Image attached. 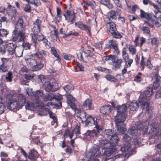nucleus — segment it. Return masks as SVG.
Returning a JSON list of instances; mask_svg holds the SVG:
<instances>
[{
    "label": "nucleus",
    "mask_w": 161,
    "mask_h": 161,
    "mask_svg": "<svg viewBox=\"0 0 161 161\" xmlns=\"http://www.w3.org/2000/svg\"><path fill=\"white\" fill-rule=\"evenodd\" d=\"M45 90L47 91H55L59 87V86L57 83L54 82L52 84L48 81H47V83L45 84Z\"/></svg>",
    "instance_id": "nucleus-12"
},
{
    "label": "nucleus",
    "mask_w": 161,
    "mask_h": 161,
    "mask_svg": "<svg viewBox=\"0 0 161 161\" xmlns=\"http://www.w3.org/2000/svg\"><path fill=\"white\" fill-rule=\"evenodd\" d=\"M132 61H125V64L124 66V68L122 70V73L123 75L126 74L127 72L126 68L130 67L132 64Z\"/></svg>",
    "instance_id": "nucleus-34"
},
{
    "label": "nucleus",
    "mask_w": 161,
    "mask_h": 161,
    "mask_svg": "<svg viewBox=\"0 0 161 161\" xmlns=\"http://www.w3.org/2000/svg\"><path fill=\"white\" fill-rule=\"evenodd\" d=\"M141 29L144 34L148 35L150 33V30L149 28L147 27L143 26L141 28Z\"/></svg>",
    "instance_id": "nucleus-44"
},
{
    "label": "nucleus",
    "mask_w": 161,
    "mask_h": 161,
    "mask_svg": "<svg viewBox=\"0 0 161 161\" xmlns=\"http://www.w3.org/2000/svg\"><path fill=\"white\" fill-rule=\"evenodd\" d=\"M8 33L7 30L4 29H0V35L2 36H6Z\"/></svg>",
    "instance_id": "nucleus-54"
},
{
    "label": "nucleus",
    "mask_w": 161,
    "mask_h": 161,
    "mask_svg": "<svg viewBox=\"0 0 161 161\" xmlns=\"http://www.w3.org/2000/svg\"><path fill=\"white\" fill-rule=\"evenodd\" d=\"M81 4L85 8H86L87 6H90L94 9L95 8L96 6L95 2L93 1H84Z\"/></svg>",
    "instance_id": "nucleus-22"
},
{
    "label": "nucleus",
    "mask_w": 161,
    "mask_h": 161,
    "mask_svg": "<svg viewBox=\"0 0 161 161\" xmlns=\"http://www.w3.org/2000/svg\"><path fill=\"white\" fill-rule=\"evenodd\" d=\"M63 56L64 58L67 60H70L74 58V56L70 54H67L64 53H63Z\"/></svg>",
    "instance_id": "nucleus-45"
},
{
    "label": "nucleus",
    "mask_w": 161,
    "mask_h": 161,
    "mask_svg": "<svg viewBox=\"0 0 161 161\" xmlns=\"http://www.w3.org/2000/svg\"><path fill=\"white\" fill-rule=\"evenodd\" d=\"M137 131V130L136 127L133 126L128 130V132L131 135H136Z\"/></svg>",
    "instance_id": "nucleus-43"
},
{
    "label": "nucleus",
    "mask_w": 161,
    "mask_h": 161,
    "mask_svg": "<svg viewBox=\"0 0 161 161\" xmlns=\"http://www.w3.org/2000/svg\"><path fill=\"white\" fill-rule=\"evenodd\" d=\"M153 93V90L152 88L148 87L144 92L145 95H140L139 102L141 103L142 108L147 111L150 114H152L151 108L150 106V103L149 102V98Z\"/></svg>",
    "instance_id": "nucleus-2"
},
{
    "label": "nucleus",
    "mask_w": 161,
    "mask_h": 161,
    "mask_svg": "<svg viewBox=\"0 0 161 161\" xmlns=\"http://www.w3.org/2000/svg\"><path fill=\"white\" fill-rule=\"evenodd\" d=\"M111 104L114 110H117L118 113L127 115L126 111L127 107L125 104H123L120 106L118 105L114 102L112 103Z\"/></svg>",
    "instance_id": "nucleus-10"
},
{
    "label": "nucleus",
    "mask_w": 161,
    "mask_h": 161,
    "mask_svg": "<svg viewBox=\"0 0 161 161\" xmlns=\"http://www.w3.org/2000/svg\"><path fill=\"white\" fill-rule=\"evenodd\" d=\"M73 131L76 135L79 134L80 133V127L78 125H76L73 130Z\"/></svg>",
    "instance_id": "nucleus-56"
},
{
    "label": "nucleus",
    "mask_w": 161,
    "mask_h": 161,
    "mask_svg": "<svg viewBox=\"0 0 161 161\" xmlns=\"http://www.w3.org/2000/svg\"><path fill=\"white\" fill-rule=\"evenodd\" d=\"M12 74L11 72H8L7 75L5 77L6 80L8 82H11L12 80Z\"/></svg>",
    "instance_id": "nucleus-49"
},
{
    "label": "nucleus",
    "mask_w": 161,
    "mask_h": 161,
    "mask_svg": "<svg viewBox=\"0 0 161 161\" xmlns=\"http://www.w3.org/2000/svg\"><path fill=\"white\" fill-rule=\"evenodd\" d=\"M151 21L156 27H160L161 25V15L157 18H155L154 19H151Z\"/></svg>",
    "instance_id": "nucleus-27"
},
{
    "label": "nucleus",
    "mask_w": 161,
    "mask_h": 161,
    "mask_svg": "<svg viewBox=\"0 0 161 161\" xmlns=\"http://www.w3.org/2000/svg\"><path fill=\"white\" fill-rule=\"evenodd\" d=\"M39 156V154L35 150H31L29 153L28 158L32 160L35 161Z\"/></svg>",
    "instance_id": "nucleus-20"
},
{
    "label": "nucleus",
    "mask_w": 161,
    "mask_h": 161,
    "mask_svg": "<svg viewBox=\"0 0 161 161\" xmlns=\"http://www.w3.org/2000/svg\"><path fill=\"white\" fill-rule=\"evenodd\" d=\"M24 22L22 19H19L15 28L13 32L12 40L13 41L21 42L25 38V33L23 29Z\"/></svg>",
    "instance_id": "nucleus-1"
},
{
    "label": "nucleus",
    "mask_w": 161,
    "mask_h": 161,
    "mask_svg": "<svg viewBox=\"0 0 161 161\" xmlns=\"http://www.w3.org/2000/svg\"><path fill=\"white\" fill-rule=\"evenodd\" d=\"M129 50L130 53L132 55H135L136 52V48L135 47L132 45H129L128 46Z\"/></svg>",
    "instance_id": "nucleus-37"
},
{
    "label": "nucleus",
    "mask_w": 161,
    "mask_h": 161,
    "mask_svg": "<svg viewBox=\"0 0 161 161\" xmlns=\"http://www.w3.org/2000/svg\"><path fill=\"white\" fill-rule=\"evenodd\" d=\"M33 32V34H31V41L32 42H37V36L38 33H35L34 31Z\"/></svg>",
    "instance_id": "nucleus-50"
},
{
    "label": "nucleus",
    "mask_w": 161,
    "mask_h": 161,
    "mask_svg": "<svg viewBox=\"0 0 161 161\" xmlns=\"http://www.w3.org/2000/svg\"><path fill=\"white\" fill-rule=\"evenodd\" d=\"M114 55H110L108 56H104L102 57V60H117Z\"/></svg>",
    "instance_id": "nucleus-35"
},
{
    "label": "nucleus",
    "mask_w": 161,
    "mask_h": 161,
    "mask_svg": "<svg viewBox=\"0 0 161 161\" xmlns=\"http://www.w3.org/2000/svg\"><path fill=\"white\" fill-rule=\"evenodd\" d=\"M129 107L132 111H135L139 107V104L137 101H133L130 102L129 104Z\"/></svg>",
    "instance_id": "nucleus-24"
},
{
    "label": "nucleus",
    "mask_w": 161,
    "mask_h": 161,
    "mask_svg": "<svg viewBox=\"0 0 161 161\" xmlns=\"http://www.w3.org/2000/svg\"><path fill=\"white\" fill-rule=\"evenodd\" d=\"M109 20L107 22L108 24V30L111 34L112 36L114 38L117 39H120L122 36V35L117 30L115 24L113 22H111L109 18H107Z\"/></svg>",
    "instance_id": "nucleus-7"
},
{
    "label": "nucleus",
    "mask_w": 161,
    "mask_h": 161,
    "mask_svg": "<svg viewBox=\"0 0 161 161\" xmlns=\"http://www.w3.org/2000/svg\"><path fill=\"white\" fill-rule=\"evenodd\" d=\"M50 106L55 107H59L61 106V103L60 102H59L58 104H53L52 102H50L47 103V105H44V104L42 102H40V103L36 105V107L39 108H42L43 109H45L48 110L51 108V107L49 106Z\"/></svg>",
    "instance_id": "nucleus-11"
},
{
    "label": "nucleus",
    "mask_w": 161,
    "mask_h": 161,
    "mask_svg": "<svg viewBox=\"0 0 161 161\" xmlns=\"http://www.w3.org/2000/svg\"><path fill=\"white\" fill-rule=\"evenodd\" d=\"M134 146L131 145L130 143H125L124 146L121 148V150L123 152V154H119L116 156V158L125 156L128 157L132 154L133 151V147Z\"/></svg>",
    "instance_id": "nucleus-6"
},
{
    "label": "nucleus",
    "mask_w": 161,
    "mask_h": 161,
    "mask_svg": "<svg viewBox=\"0 0 161 161\" xmlns=\"http://www.w3.org/2000/svg\"><path fill=\"white\" fill-rule=\"evenodd\" d=\"M83 25L84 24H83L82 22L80 21L75 23V25L81 30L82 28Z\"/></svg>",
    "instance_id": "nucleus-62"
},
{
    "label": "nucleus",
    "mask_w": 161,
    "mask_h": 161,
    "mask_svg": "<svg viewBox=\"0 0 161 161\" xmlns=\"http://www.w3.org/2000/svg\"><path fill=\"white\" fill-rule=\"evenodd\" d=\"M149 125V122L148 121H146L145 122H142L139 121L136 123V128L138 129L143 130L145 131L148 130V127Z\"/></svg>",
    "instance_id": "nucleus-13"
},
{
    "label": "nucleus",
    "mask_w": 161,
    "mask_h": 161,
    "mask_svg": "<svg viewBox=\"0 0 161 161\" xmlns=\"http://www.w3.org/2000/svg\"><path fill=\"white\" fill-rule=\"evenodd\" d=\"M74 133V131L70 132L68 130H67L65 133L64 134V136H66L67 135H69V136L70 139H71L73 136V134Z\"/></svg>",
    "instance_id": "nucleus-60"
},
{
    "label": "nucleus",
    "mask_w": 161,
    "mask_h": 161,
    "mask_svg": "<svg viewBox=\"0 0 161 161\" xmlns=\"http://www.w3.org/2000/svg\"><path fill=\"white\" fill-rule=\"evenodd\" d=\"M48 113L50 117L52 118L53 119L55 123L57 122V121L56 119V117L54 116V114L49 110H48Z\"/></svg>",
    "instance_id": "nucleus-63"
},
{
    "label": "nucleus",
    "mask_w": 161,
    "mask_h": 161,
    "mask_svg": "<svg viewBox=\"0 0 161 161\" xmlns=\"http://www.w3.org/2000/svg\"><path fill=\"white\" fill-rule=\"evenodd\" d=\"M24 40H25V39ZM22 42H23L22 44V46L24 49L25 50L30 49L31 45V44L26 42H25L24 40Z\"/></svg>",
    "instance_id": "nucleus-42"
},
{
    "label": "nucleus",
    "mask_w": 161,
    "mask_h": 161,
    "mask_svg": "<svg viewBox=\"0 0 161 161\" xmlns=\"http://www.w3.org/2000/svg\"><path fill=\"white\" fill-rule=\"evenodd\" d=\"M51 51L52 53L58 59L59 58L58 54H57L55 48L53 47H52L51 48Z\"/></svg>",
    "instance_id": "nucleus-64"
},
{
    "label": "nucleus",
    "mask_w": 161,
    "mask_h": 161,
    "mask_svg": "<svg viewBox=\"0 0 161 161\" xmlns=\"http://www.w3.org/2000/svg\"><path fill=\"white\" fill-rule=\"evenodd\" d=\"M24 11L27 13L30 12L31 11V6L29 4H26L24 8Z\"/></svg>",
    "instance_id": "nucleus-59"
},
{
    "label": "nucleus",
    "mask_w": 161,
    "mask_h": 161,
    "mask_svg": "<svg viewBox=\"0 0 161 161\" xmlns=\"http://www.w3.org/2000/svg\"><path fill=\"white\" fill-rule=\"evenodd\" d=\"M16 47V45L13 43H9L7 44L6 48L9 53L10 54H12L15 53Z\"/></svg>",
    "instance_id": "nucleus-21"
},
{
    "label": "nucleus",
    "mask_w": 161,
    "mask_h": 161,
    "mask_svg": "<svg viewBox=\"0 0 161 161\" xmlns=\"http://www.w3.org/2000/svg\"><path fill=\"white\" fill-rule=\"evenodd\" d=\"M116 134V132L113 130L110 129L106 130L104 132L105 136L104 137H105V138L107 137L109 139Z\"/></svg>",
    "instance_id": "nucleus-26"
},
{
    "label": "nucleus",
    "mask_w": 161,
    "mask_h": 161,
    "mask_svg": "<svg viewBox=\"0 0 161 161\" xmlns=\"http://www.w3.org/2000/svg\"><path fill=\"white\" fill-rule=\"evenodd\" d=\"M123 58L124 60H129L128 54L126 52V47H124L122 51Z\"/></svg>",
    "instance_id": "nucleus-32"
},
{
    "label": "nucleus",
    "mask_w": 161,
    "mask_h": 161,
    "mask_svg": "<svg viewBox=\"0 0 161 161\" xmlns=\"http://www.w3.org/2000/svg\"><path fill=\"white\" fill-rule=\"evenodd\" d=\"M126 131V130L125 132ZM125 132L123 134H124L123 137V141L125 142V143H130L131 140L130 136L128 135L127 134H125Z\"/></svg>",
    "instance_id": "nucleus-36"
},
{
    "label": "nucleus",
    "mask_w": 161,
    "mask_h": 161,
    "mask_svg": "<svg viewBox=\"0 0 161 161\" xmlns=\"http://www.w3.org/2000/svg\"><path fill=\"white\" fill-rule=\"evenodd\" d=\"M81 30L86 31L88 33H90V31L91 30V28L90 26L84 24Z\"/></svg>",
    "instance_id": "nucleus-52"
},
{
    "label": "nucleus",
    "mask_w": 161,
    "mask_h": 161,
    "mask_svg": "<svg viewBox=\"0 0 161 161\" xmlns=\"http://www.w3.org/2000/svg\"><path fill=\"white\" fill-rule=\"evenodd\" d=\"M121 63V61H113L112 64L114 66L113 69H116V68H119Z\"/></svg>",
    "instance_id": "nucleus-39"
},
{
    "label": "nucleus",
    "mask_w": 161,
    "mask_h": 161,
    "mask_svg": "<svg viewBox=\"0 0 161 161\" xmlns=\"http://www.w3.org/2000/svg\"><path fill=\"white\" fill-rule=\"evenodd\" d=\"M105 78L108 80L112 81H115L116 79L114 77L110 75H107L105 76Z\"/></svg>",
    "instance_id": "nucleus-48"
},
{
    "label": "nucleus",
    "mask_w": 161,
    "mask_h": 161,
    "mask_svg": "<svg viewBox=\"0 0 161 161\" xmlns=\"http://www.w3.org/2000/svg\"><path fill=\"white\" fill-rule=\"evenodd\" d=\"M8 68V66H7L4 63H3L0 66V69L3 72L7 71Z\"/></svg>",
    "instance_id": "nucleus-58"
},
{
    "label": "nucleus",
    "mask_w": 161,
    "mask_h": 161,
    "mask_svg": "<svg viewBox=\"0 0 161 161\" xmlns=\"http://www.w3.org/2000/svg\"><path fill=\"white\" fill-rule=\"evenodd\" d=\"M157 124L156 123L154 124L151 125V126L152 127L151 128V130L153 131V135H156L158 133V128Z\"/></svg>",
    "instance_id": "nucleus-41"
},
{
    "label": "nucleus",
    "mask_w": 161,
    "mask_h": 161,
    "mask_svg": "<svg viewBox=\"0 0 161 161\" xmlns=\"http://www.w3.org/2000/svg\"><path fill=\"white\" fill-rule=\"evenodd\" d=\"M99 141L100 143L99 146L102 149H105V148L110 147V144L109 143L108 140H107L105 137L100 138Z\"/></svg>",
    "instance_id": "nucleus-16"
},
{
    "label": "nucleus",
    "mask_w": 161,
    "mask_h": 161,
    "mask_svg": "<svg viewBox=\"0 0 161 161\" xmlns=\"http://www.w3.org/2000/svg\"><path fill=\"white\" fill-rule=\"evenodd\" d=\"M36 103L35 102V103H33L32 102H27L26 104L25 105V107L27 109L32 110H33L35 107V105H36Z\"/></svg>",
    "instance_id": "nucleus-33"
},
{
    "label": "nucleus",
    "mask_w": 161,
    "mask_h": 161,
    "mask_svg": "<svg viewBox=\"0 0 161 161\" xmlns=\"http://www.w3.org/2000/svg\"><path fill=\"white\" fill-rule=\"evenodd\" d=\"M126 117V114L118 113L114 116L117 129L119 133H124L127 130L125 124L123 123L125 121Z\"/></svg>",
    "instance_id": "nucleus-4"
},
{
    "label": "nucleus",
    "mask_w": 161,
    "mask_h": 161,
    "mask_svg": "<svg viewBox=\"0 0 161 161\" xmlns=\"http://www.w3.org/2000/svg\"><path fill=\"white\" fill-rule=\"evenodd\" d=\"M105 149L106 150H104V153L108 157L110 156L112 153L114 151V149H112V147L105 148Z\"/></svg>",
    "instance_id": "nucleus-31"
},
{
    "label": "nucleus",
    "mask_w": 161,
    "mask_h": 161,
    "mask_svg": "<svg viewBox=\"0 0 161 161\" xmlns=\"http://www.w3.org/2000/svg\"><path fill=\"white\" fill-rule=\"evenodd\" d=\"M85 122V124L87 126H91L95 125V128L96 129L98 132H99L102 130V126L99 124V121H97L96 119L95 121L94 119L91 116L87 117Z\"/></svg>",
    "instance_id": "nucleus-8"
},
{
    "label": "nucleus",
    "mask_w": 161,
    "mask_h": 161,
    "mask_svg": "<svg viewBox=\"0 0 161 161\" xmlns=\"http://www.w3.org/2000/svg\"><path fill=\"white\" fill-rule=\"evenodd\" d=\"M26 63L33 69H32L33 71L41 69L44 66V64L42 61H27Z\"/></svg>",
    "instance_id": "nucleus-9"
},
{
    "label": "nucleus",
    "mask_w": 161,
    "mask_h": 161,
    "mask_svg": "<svg viewBox=\"0 0 161 161\" xmlns=\"http://www.w3.org/2000/svg\"><path fill=\"white\" fill-rule=\"evenodd\" d=\"M15 56L17 57H21L22 55L23 51L22 49L18 48L17 49L16 51L15 52Z\"/></svg>",
    "instance_id": "nucleus-47"
},
{
    "label": "nucleus",
    "mask_w": 161,
    "mask_h": 161,
    "mask_svg": "<svg viewBox=\"0 0 161 161\" xmlns=\"http://www.w3.org/2000/svg\"><path fill=\"white\" fill-rule=\"evenodd\" d=\"M76 13L74 11L72 12V15L68 19H67V21L68 22H69L70 24H72L74 23L76 20V17L75 16Z\"/></svg>",
    "instance_id": "nucleus-30"
},
{
    "label": "nucleus",
    "mask_w": 161,
    "mask_h": 161,
    "mask_svg": "<svg viewBox=\"0 0 161 161\" xmlns=\"http://www.w3.org/2000/svg\"><path fill=\"white\" fill-rule=\"evenodd\" d=\"M30 3L32 4H34L36 6H38L41 5V2L37 0H32L30 2Z\"/></svg>",
    "instance_id": "nucleus-55"
},
{
    "label": "nucleus",
    "mask_w": 161,
    "mask_h": 161,
    "mask_svg": "<svg viewBox=\"0 0 161 161\" xmlns=\"http://www.w3.org/2000/svg\"><path fill=\"white\" fill-rule=\"evenodd\" d=\"M83 108L86 109H90L92 108V104L91 101L87 99L83 103Z\"/></svg>",
    "instance_id": "nucleus-25"
},
{
    "label": "nucleus",
    "mask_w": 161,
    "mask_h": 161,
    "mask_svg": "<svg viewBox=\"0 0 161 161\" xmlns=\"http://www.w3.org/2000/svg\"><path fill=\"white\" fill-rule=\"evenodd\" d=\"M101 154L98 146H96L90 149L89 152L86 154V156L87 161H99L97 158Z\"/></svg>",
    "instance_id": "nucleus-5"
},
{
    "label": "nucleus",
    "mask_w": 161,
    "mask_h": 161,
    "mask_svg": "<svg viewBox=\"0 0 161 161\" xmlns=\"http://www.w3.org/2000/svg\"><path fill=\"white\" fill-rule=\"evenodd\" d=\"M25 90L28 96H31L34 95V93L32 89L27 87L25 88Z\"/></svg>",
    "instance_id": "nucleus-53"
},
{
    "label": "nucleus",
    "mask_w": 161,
    "mask_h": 161,
    "mask_svg": "<svg viewBox=\"0 0 161 161\" xmlns=\"http://www.w3.org/2000/svg\"><path fill=\"white\" fill-rule=\"evenodd\" d=\"M41 25V21L40 20L37 19L35 22L33 23V28L32 29L35 33H39L40 31V27Z\"/></svg>",
    "instance_id": "nucleus-17"
},
{
    "label": "nucleus",
    "mask_w": 161,
    "mask_h": 161,
    "mask_svg": "<svg viewBox=\"0 0 161 161\" xmlns=\"http://www.w3.org/2000/svg\"><path fill=\"white\" fill-rule=\"evenodd\" d=\"M5 107L2 102H0V114L3 113L4 111Z\"/></svg>",
    "instance_id": "nucleus-61"
},
{
    "label": "nucleus",
    "mask_w": 161,
    "mask_h": 161,
    "mask_svg": "<svg viewBox=\"0 0 161 161\" xmlns=\"http://www.w3.org/2000/svg\"><path fill=\"white\" fill-rule=\"evenodd\" d=\"M117 13V12L114 10H111L108 13V14L110 18L116 20L117 19V17L116 16Z\"/></svg>",
    "instance_id": "nucleus-40"
},
{
    "label": "nucleus",
    "mask_w": 161,
    "mask_h": 161,
    "mask_svg": "<svg viewBox=\"0 0 161 161\" xmlns=\"http://www.w3.org/2000/svg\"><path fill=\"white\" fill-rule=\"evenodd\" d=\"M39 78L41 82L44 85H45V84L47 83V81H48V79L45 78L43 75H39Z\"/></svg>",
    "instance_id": "nucleus-51"
},
{
    "label": "nucleus",
    "mask_w": 161,
    "mask_h": 161,
    "mask_svg": "<svg viewBox=\"0 0 161 161\" xmlns=\"http://www.w3.org/2000/svg\"><path fill=\"white\" fill-rule=\"evenodd\" d=\"M110 139L109 143L110 144V147L116 146L119 141V138L116 134L109 138Z\"/></svg>",
    "instance_id": "nucleus-19"
},
{
    "label": "nucleus",
    "mask_w": 161,
    "mask_h": 161,
    "mask_svg": "<svg viewBox=\"0 0 161 161\" xmlns=\"http://www.w3.org/2000/svg\"><path fill=\"white\" fill-rule=\"evenodd\" d=\"M67 100V103L68 105L72 108L75 109L76 108V106L75 105L74 102L75 101V98L72 95L69 93L65 94Z\"/></svg>",
    "instance_id": "nucleus-15"
},
{
    "label": "nucleus",
    "mask_w": 161,
    "mask_h": 161,
    "mask_svg": "<svg viewBox=\"0 0 161 161\" xmlns=\"http://www.w3.org/2000/svg\"><path fill=\"white\" fill-rule=\"evenodd\" d=\"M25 102V96L22 94H18L10 101L8 105V108L11 110L19 109L24 105Z\"/></svg>",
    "instance_id": "nucleus-3"
},
{
    "label": "nucleus",
    "mask_w": 161,
    "mask_h": 161,
    "mask_svg": "<svg viewBox=\"0 0 161 161\" xmlns=\"http://www.w3.org/2000/svg\"><path fill=\"white\" fill-rule=\"evenodd\" d=\"M111 111V107L109 105H105L102 107L100 109V112L104 114H108Z\"/></svg>",
    "instance_id": "nucleus-23"
},
{
    "label": "nucleus",
    "mask_w": 161,
    "mask_h": 161,
    "mask_svg": "<svg viewBox=\"0 0 161 161\" xmlns=\"http://www.w3.org/2000/svg\"><path fill=\"white\" fill-rule=\"evenodd\" d=\"M142 74L139 72L135 78L134 79V81L136 82H140L142 80Z\"/></svg>",
    "instance_id": "nucleus-46"
},
{
    "label": "nucleus",
    "mask_w": 161,
    "mask_h": 161,
    "mask_svg": "<svg viewBox=\"0 0 161 161\" xmlns=\"http://www.w3.org/2000/svg\"><path fill=\"white\" fill-rule=\"evenodd\" d=\"M54 98V95L52 93H49L48 94L44 96L43 99L44 101H51Z\"/></svg>",
    "instance_id": "nucleus-28"
},
{
    "label": "nucleus",
    "mask_w": 161,
    "mask_h": 161,
    "mask_svg": "<svg viewBox=\"0 0 161 161\" xmlns=\"http://www.w3.org/2000/svg\"><path fill=\"white\" fill-rule=\"evenodd\" d=\"M44 93L41 90H37L36 91L34 94V97L36 102V105L39 104L40 102H42L40 100L41 98H43L44 97Z\"/></svg>",
    "instance_id": "nucleus-18"
},
{
    "label": "nucleus",
    "mask_w": 161,
    "mask_h": 161,
    "mask_svg": "<svg viewBox=\"0 0 161 161\" xmlns=\"http://www.w3.org/2000/svg\"><path fill=\"white\" fill-rule=\"evenodd\" d=\"M42 41L45 44V46L46 48H49L51 47L50 44L49 42H48L47 39L45 38L44 37L42 39Z\"/></svg>",
    "instance_id": "nucleus-57"
},
{
    "label": "nucleus",
    "mask_w": 161,
    "mask_h": 161,
    "mask_svg": "<svg viewBox=\"0 0 161 161\" xmlns=\"http://www.w3.org/2000/svg\"><path fill=\"white\" fill-rule=\"evenodd\" d=\"M107 47L109 48L114 49L117 53H119V51L118 50V44L117 41L113 40H109L106 44Z\"/></svg>",
    "instance_id": "nucleus-14"
},
{
    "label": "nucleus",
    "mask_w": 161,
    "mask_h": 161,
    "mask_svg": "<svg viewBox=\"0 0 161 161\" xmlns=\"http://www.w3.org/2000/svg\"><path fill=\"white\" fill-rule=\"evenodd\" d=\"M77 118L81 120L82 123L85 122L87 119L86 118V113L84 112H81L80 116H77Z\"/></svg>",
    "instance_id": "nucleus-38"
},
{
    "label": "nucleus",
    "mask_w": 161,
    "mask_h": 161,
    "mask_svg": "<svg viewBox=\"0 0 161 161\" xmlns=\"http://www.w3.org/2000/svg\"><path fill=\"white\" fill-rule=\"evenodd\" d=\"M86 136H89L91 137H95L97 136V134L95 130H88L85 133Z\"/></svg>",
    "instance_id": "nucleus-29"
}]
</instances>
